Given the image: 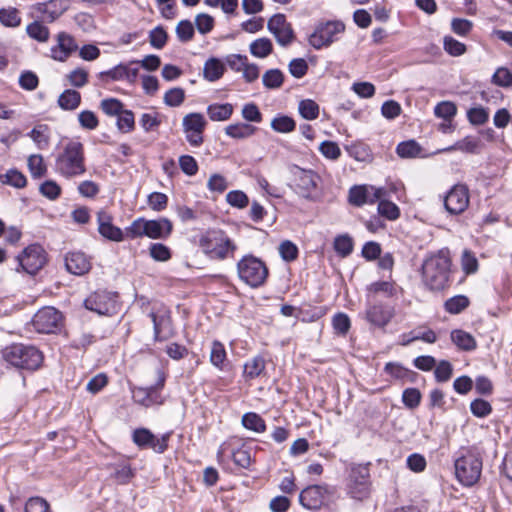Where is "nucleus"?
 <instances>
[{"label":"nucleus","instance_id":"obj_1","mask_svg":"<svg viewBox=\"0 0 512 512\" xmlns=\"http://www.w3.org/2000/svg\"><path fill=\"white\" fill-rule=\"evenodd\" d=\"M451 260L449 251L442 249L426 258L422 265V278L430 290H442L448 283Z\"/></svg>","mask_w":512,"mask_h":512},{"label":"nucleus","instance_id":"obj_2","mask_svg":"<svg viewBox=\"0 0 512 512\" xmlns=\"http://www.w3.org/2000/svg\"><path fill=\"white\" fill-rule=\"evenodd\" d=\"M55 171L66 179L82 176L86 172L83 144L70 141L55 160Z\"/></svg>","mask_w":512,"mask_h":512},{"label":"nucleus","instance_id":"obj_3","mask_svg":"<svg viewBox=\"0 0 512 512\" xmlns=\"http://www.w3.org/2000/svg\"><path fill=\"white\" fill-rule=\"evenodd\" d=\"M200 248L212 260L234 258L236 243L222 230H210L200 238Z\"/></svg>","mask_w":512,"mask_h":512},{"label":"nucleus","instance_id":"obj_4","mask_svg":"<svg viewBox=\"0 0 512 512\" xmlns=\"http://www.w3.org/2000/svg\"><path fill=\"white\" fill-rule=\"evenodd\" d=\"M3 359L10 365L26 370H36L43 362V354L33 345L14 343L2 351Z\"/></svg>","mask_w":512,"mask_h":512},{"label":"nucleus","instance_id":"obj_5","mask_svg":"<svg viewBox=\"0 0 512 512\" xmlns=\"http://www.w3.org/2000/svg\"><path fill=\"white\" fill-rule=\"evenodd\" d=\"M172 230V222L167 218L163 217L157 220L138 218L126 228V235L131 239L143 236H147L151 239H166L170 236Z\"/></svg>","mask_w":512,"mask_h":512},{"label":"nucleus","instance_id":"obj_6","mask_svg":"<svg viewBox=\"0 0 512 512\" xmlns=\"http://www.w3.org/2000/svg\"><path fill=\"white\" fill-rule=\"evenodd\" d=\"M237 274L246 285L258 288L266 282L269 271L260 258L253 254H246L237 262Z\"/></svg>","mask_w":512,"mask_h":512},{"label":"nucleus","instance_id":"obj_7","mask_svg":"<svg viewBox=\"0 0 512 512\" xmlns=\"http://www.w3.org/2000/svg\"><path fill=\"white\" fill-rule=\"evenodd\" d=\"M482 472V459L477 453L466 450L455 460V475L464 486H473Z\"/></svg>","mask_w":512,"mask_h":512},{"label":"nucleus","instance_id":"obj_8","mask_svg":"<svg viewBox=\"0 0 512 512\" xmlns=\"http://www.w3.org/2000/svg\"><path fill=\"white\" fill-rule=\"evenodd\" d=\"M345 30V25L341 21H326L319 23L314 32L309 37V44L319 50L331 45L338 40V35Z\"/></svg>","mask_w":512,"mask_h":512},{"label":"nucleus","instance_id":"obj_9","mask_svg":"<svg viewBox=\"0 0 512 512\" xmlns=\"http://www.w3.org/2000/svg\"><path fill=\"white\" fill-rule=\"evenodd\" d=\"M348 493L356 500H364L370 495V473L365 465H353L348 479Z\"/></svg>","mask_w":512,"mask_h":512},{"label":"nucleus","instance_id":"obj_10","mask_svg":"<svg viewBox=\"0 0 512 512\" xmlns=\"http://www.w3.org/2000/svg\"><path fill=\"white\" fill-rule=\"evenodd\" d=\"M294 177V191L305 199H312L317 190L320 177L312 170L294 166L291 170Z\"/></svg>","mask_w":512,"mask_h":512},{"label":"nucleus","instance_id":"obj_11","mask_svg":"<svg viewBox=\"0 0 512 512\" xmlns=\"http://www.w3.org/2000/svg\"><path fill=\"white\" fill-rule=\"evenodd\" d=\"M19 267L27 274H36L46 263V254L42 246L32 244L26 247L23 252L17 256Z\"/></svg>","mask_w":512,"mask_h":512},{"label":"nucleus","instance_id":"obj_12","mask_svg":"<svg viewBox=\"0 0 512 512\" xmlns=\"http://www.w3.org/2000/svg\"><path fill=\"white\" fill-rule=\"evenodd\" d=\"M469 199L468 187L465 184H455L443 197L444 208L451 215H459L467 209Z\"/></svg>","mask_w":512,"mask_h":512},{"label":"nucleus","instance_id":"obj_13","mask_svg":"<svg viewBox=\"0 0 512 512\" xmlns=\"http://www.w3.org/2000/svg\"><path fill=\"white\" fill-rule=\"evenodd\" d=\"M170 433L156 437L149 429L138 428L133 431L132 440L140 449H152L156 453H163L168 448Z\"/></svg>","mask_w":512,"mask_h":512},{"label":"nucleus","instance_id":"obj_14","mask_svg":"<svg viewBox=\"0 0 512 512\" xmlns=\"http://www.w3.org/2000/svg\"><path fill=\"white\" fill-rule=\"evenodd\" d=\"M206 124L204 116L200 113H189L184 116L182 121L183 131L186 134L187 142L191 146L199 147L202 145Z\"/></svg>","mask_w":512,"mask_h":512},{"label":"nucleus","instance_id":"obj_15","mask_svg":"<svg viewBox=\"0 0 512 512\" xmlns=\"http://www.w3.org/2000/svg\"><path fill=\"white\" fill-rule=\"evenodd\" d=\"M62 321V314L54 307H44L33 317L32 323L38 333L49 334L56 332Z\"/></svg>","mask_w":512,"mask_h":512},{"label":"nucleus","instance_id":"obj_16","mask_svg":"<svg viewBox=\"0 0 512 512\" xmlns=\"http://www.w3.org/2000/svg\"><path fill=\"white\" fill-rule=\"evenodd\" d=\"M117 295L108 291H96L89 295L85 301L86 309L99 315H110L116 310Z\"/></svg>","mask_w":512,"mask_h":512},{"label":"nucleus","instance_id":"obj_17","mask_svg":"<svg viewBox=\"0 0 512 512\" xmlns=\"http://www.w3.org/2000/svg\"><path fill=\"white\" fill-rule=\"evenodd\" d=\"M165 378L160 375L158 382L150 387H138L132 390V398L135 403L144 407H151L154 405H162L165 398L161 395V390L164 387Z\"/></svg>","mask_w":512,"mask_h":512},{"label":"nucleus","instance_id":"obj_18","mask_svg":"<svg viewBox=\"0 0 512 512\" xmlns=\"http://www.w3.org/2000/svg\"><path fill=\"white\" fill-rule=\"evenodd\" d=\"M269 32L275 37L277 43L283 47L289 46L295 39L293 28L287 22L284 14L273 15L267 23Z\"/></svg>","mask_w":512,"mask_h":512},{"label":"nucleus","instance_id":"obj_19","mask_svg":"<svg viewBox=\"0 0 512 512\" xmlns=\"http://www.w3.org/2000/svg\"><path fill=\"white\" fill-rule=\"evenodd\" d=\"M385 195L384 189L372 185L353 186L349 191V202L355 206L373 204Z\"/></svg>","mask_w":512,"mask_h":512},{"label":"nucleus","instance_id":"obj_20","mask_svg":"<svg viewBox=\"0 0 512 512\" xmlns=\"http://www.w3.org/2000/svg\"><path fill=\"white\" fill-rule=\"evenodd\" d=\"M328 492L329 489L327 485L308 486L301 491L299 495V502L306 509H319L325 500V494Z\"/></svg>","mask_w":512,"mask_h":512},{"label":"nucleus","instance_id":"obj_21","mask_svg":"<svg viewBox=\"0 0 512 512\" xmlns=\"http://www.w3.org/2000/svg\"><path fill=\"white\" fill-rule=\"evenodd\" d=\"M394 316V309L382 303H374L367 306L365 319L373 326L383 328Z\"/></svg>","mask_w":512,"mask_h":512},{"label":"nucleus","instance_id":"obj_22","mask_svg":"<svg viewBox=\"0 0 512 512\" xmlns=\"http://www.w3.org/2000/svg\"><path fill=\"white\" fill-rule=\"evenodd\" d=\"M77 49L75 39L66 32H60L57 35V45L50 49V53L54 60L64 62Z\"/></svg>","mask_w":512,"mask_h":512},{"label":"nucleus","instance_id":"obj_23","mask_svg":"<svg viewBox=\"0 0 512 512\" xmlns=\"http://www.w3.org/2000/svg\"><path fill=\"white\" fill-rule=\"evenodd\" d=\"M69 6L70 0H49L38 3L36 10L43 15V20L54 22L69 9Z\"/></svg>","mask_w":512,"mask_h":512},{"label":"nucleus","instance_id":"obj_24","mask_svg":"<svg viewBox=\"0 0 512 512\" xmlns=\"http://www.w3.org/2000/svg\"><path fill=\"white\" fill-rule=\"evenodd\" d=\"M65 267L69 273L81 276L89 272L91 262L83 252H69L65 257Z\"/></svg>","mask_w":512,"mask_h":512},{"label":"nucleus","instance_id":"obj_25","mask_svg":"<svg viewBox=\"0 0 512 512\" xmlns=\"http://www.w3.org/2000/svg\"><path fill=\"white\" fill-rule=\"evenodd\" d=\"M224 71V63L218 58L211 57L204 64L203 77L207 81L214 82L223 76Z\"/></svg>","mask_w":512,"mask_h":512},{"label":"nucleus","instance_id":"obj_26","mask_svg":"<svg viewBox=\"0 0 512 512\" xmlns=\"http://www.w3.org/2000/svg\"><path fill=\"white\" fill-rule=\"evenodd\" d=\"M110 467L113 470L111 474L112 479L120 485L129 483L135 475L131 465L126 461L112 464Z\"/></svg>","mask_w":512,"mask_h":512},{"label":"nucleus","instance_id":"obj_27","mask_svg":"<svg viewBox=\"0 0 512 512\" xmlns=\"http://www.w3.org/2000/svg\"><path fill=\"white\" fill-rule=\"evenodd\" d=\"M265 360L262 356H255L244 364L243 377L246 381L259 377L265 371Z\"/></svg>","mask_w":512,"mask_h":512},{"label":"nucleus","instance_id":"obj_28","mask_svg":"<svg viewBox=\"0 0 512 512\" xmlns=\"http://www.w3.org/2000/svg\"><path fill=\"white\" fill-rule=\"evenodd\" d=\"M452 342L461 350L472 351L476 348L475 338L468 332L456 329L451 332Z\"/></svg>","mask_w":512,"mask_h":512},{"label":"nucleus","instance_id":"obj_29","mask_svg":"<svg viewBox=\"0 0 512 512\" xmlns=\"http://www.w3.org/2000/svg\"><path fill=\"white\" fill-rule=\"evenodd\" d=\"M57 102L61 109L72 111L79 107L81 103V94L76 90L66 89L60 94Z\"/></svg>","mask_w":512,"mask_h":512},{"label":"nucleus","instance_id":"obj_30","mask_svg":"<svg viewBox=\"0 0 512 512\" xmlns=\"http://www.w3.org/2000/svg\"><path fill=\"white\" fill-rule=\"evenodd\" d=\"M257 128L248 123L230 124L225 128L227 136L233 139H246L255 134Z\"/></svg>","mask_w":512,"mask_h":512},{"label":"nucleus","instance_id":"obj_31","mask_svg":"<svg viewBox=\"0 0 512 512\" xmlns=\"http://www.w3.org/2000/svg\"><path fill=\"white\" fill-rule=\"evenodd\" d=\"M210 362L220 371H223L227 364V353L225 347L217 340L213 341L211 345Z\"/></svg>","mask_w":512,"mask_h":512},{"label":"nucleus","instance_id":"obj_32","mask_svg":"<svg viewBox=\"0 0 512 512\" xmlns=\"http://www.w3.org/2000/svg\"><path fill=\"white\" fill-rule=\"evenodd\" d=\"M233 113V106L230 103L211 104L207 107V114L212 121H226Z\"/></svg>","mask_w":512,"mask_h":512},{"label":"nucleus","instance_id":"obj_33","mask_svg":"<svg viewBox=\"0 0 512 512\" xmlns=\"http://www.w3.org/2000/svg\"><path fill=\"white\" fill-rule=\"evenodd\" d=\"M250 53L257 58H266L272 53L273 45L269 38L263 37L254 40L250 46Z\"/></svg>","mask_w":512,"mask_h":512},{"label":"nucleus","instance_id":"obj_34","mask_svg":"<svg viewBox=\"0 0 512 512\" xmlns=\"http://www.w3.org/2000/svg\"><path fill=\"white\" fill-rule=\"evenodd\" d=\"M242 425L248 429L257 433H263L266 430V424L264 419L254 412L245 413L242 416Z\"/></svg>","mask_w":512,"mask_h":512},{"label":"nucleus","instance_id":"obj_35","mask_svg":"<svg viewBox=\"0 0 512 512\" xmlns=\"http://www.w3.org/2000/svg\"><path fill=\"white\" fill-rule=\"evenodd\" d=\"M38 149L44 150L49 146V128L47 125H37L29 133Z\"/></svg>","mask_w":512,"mask_h":512},{"label":"nucleus","instance_id":"obj_36","mask_svg":"<svg viewBox=\"0 0 512 512\" xmlns=\"http://www.w3.org/2000/svg\"><path fill=\"white\" fill-rule=\"evenodd\" d=\"M421 151V146L415 140L401 142L396 147V153L401 158L418 157Z\"/></svg>","mask_w":512,"mask_h":512},{"label":"nucleus","instance_id":"obj_37","mask_svg":"<svg viewBox=\"0 0 512 512\" xmlns=\"http://www.w3.org/2000/svg\"><path fill=\"white\" fill-rule=\"evenodd\" d=\"M26 32L29 37L37 40L38 42H47L49 40L50 32L48 27L39 21H34L27 25Z\"/></svg>","mask_w":512,"mask_h":512},{"label":"nucleus","instance_id":"obj_38","mask_svg":"<svg viewBox=\"0 0 512 512\" xmlns=\"http://www.w3.org/2000/svg\"><path fill=\"white\" fill-rule=\"evenodd\" d=\"M469 303L465 295H456L445 301L444 308L450 314H459L469 306Z\"/></svg>","mask_w":512,"mask_h":512},{"label":"nucleus","instance_id":"obj_39","mask_svg":"<svg viewBox=\"0 0 512 512\" xmlns=\"http://www.w3.org/2000/svg\"><path fill=\"white\" fill-rule=\"evenodd\" d=\"M284 74L279 69H269L262 76L263 85L267 89H278L282 86Z\"/></svg>","mask_w":512,"mask_h":512},{"label":"nucleus","instance_id":"obj_40","mask_svg":"<svg viewBox=\"0 0 512 512\" xmlns=\"http://www.w3.org/2000/svg\"><path fill=\"white\" fill-rule=\"evenodd\" d=\"M333 247L339 256L347 257L353 251V240L347 234L339 235L334 239Z\"/></svg>","mask_w":512,"mask_h":512},{"label":"nucleus","instance_id":"obj_41","mask_svg":"<svg viewBox=\"0 0 512 512\" xmlns=\"http://www.w3.org/2000/svg\"><path fill=\"white\" fill-rule=\"evenodd\" d=\"M296 127V123L293 118L280 115L272 119L271 128L279 133H289L292 132Z\"/></svg>","mask_w":512,"mask_h":512},{"label":"nucleus","instance_id":"obj_42","mask_svg":"<svg viewBox=\"0 0 512 512\" xmlns=\"http://www.w3.org/2000/svg\"><path fill=\"white\" fill-rule=\"evenodd\" d=\"M457 113V107L450 101H442L438 103L434 108V114L438 118H442L445 121L451 122Z\"/></svg>","mask_w":512,"mask_h":512},{"label":"nucleus","instance_id":"obj_43","mask_svg":"<svg viewBox=\"0 0 512 512\" xmlns=\"http://www.w3.org/2000/svg\"><path fill=\"white\" fill-rule=\"evenodd\" d=\"M298 110L306 120H315L319 116V105L311 99L300 101Z\"/></svg>","mask_w":512,"mask_h":512},{"label":"nucleus","instance_id":"obj_44","mask_svg":"<svg viewBox=\"0 0 512 512\" xmlns=\"http://www.w3.org/2000/svg\"><path fill=\"white\" fill-rule=\"evenodd\" d=\"M3 183L11 185L15 188H23L26 185V177L15 169L8 170L4 175L0 176Z\"/></svg>","mask_w":512,"mask_h":512},{"label":"nucleus","instance_id":"obj_45","mask_svg":"<svg viewBox=\"0 0 512 512\" xmlns=\"http://www.w3.org/2000/svg\"><path fill=\"white\" fill-rule=\"evenodd\" d=\"M478 147V140L474 137L467 136L464 139L457 141L454 145L444 148L443 152L460 150L462 152L473 153Z\"/></svg>","mask_w":512,"mask_h":512},{"label":"nucleus","instance_id":"obj_46","mask_svg":"<svg viewBox=\"0 0 512 512\" xmlns=\"http://www.w3.org/2000/svg\"><path fill=\"white\" fill-rule=\"evenodd\" d=\"M176 35L180 42L186 43L194 37V26L190 20H181L176 26Z\"/></svg>","mask_w":512,"mask_h":512},{"label":"nucleus","instance_id":"obj_47","mask_svg":"<svg viewBox=\"0 0 512 512\" xmlns=\"http://www.w3.org/2000/svg\"><path fill=\"white\" fill-rule=\"evenodd\" d=\"M185 100V91L180 87L169 89L163 97L164 103L169 107H178Z\"/></svg>","mask_w":512,"mask_h":512},{"label":"nucleus","instance_id":"obj_48","mask_svg":"<svg viewBox=\"0 0 512 512\" xmlns=\"http://www.w3.org/2000/svg\"><path fill=\"white\" fill-rule=\"evenodd\" d=\"M88 72L83 68H76L70 71L66 78L69 84L75 88H82L88 83Z\"/></svg>","mask_w":512,"mask_h":512},{"label":"nucleus","instance_id":"obj_49","mask_svg":"<svg viewBox=\"0 0 512 512\" xmlns=\"http://www.w3.org/2000/svg\"><path fill=\"white\" fill-rule=\"evenodd\" d=\"M28 167L32 177L34 178H40L44 176L47 170L43 157L39 154L31 155L28 158Z\"/></svg>","mask_w":512,"mask_h":512},{"label":"nucleus","instance_id":"obj_50","mask_svg":"<svg viewBox=\"0 0 512 512\" xmlns=\"http://www.w3.org/2000/svg\"><path fill=\"white\" fill-rule=\"evenodd\" d=\"M0 22L6 27H17L21 23L19 12L16 8L0 9Z\"/></svg>","mask_w":512,"mask_h":512},{"label":"nucleus","instance_id":"obj_51","mask_svg":"<svg viewBox=\"0 0 512 512\" xmlns=\"http://www.w3.org/2000/svg\"><path fill=\"white\" fill-rule=\"evenodd\" d=\"M378 212L388 220H396L400 216V210L396 204L388 200H378Z\"/></svg>","mask_w":512,"mask_h":512},{"label":"nucleus","instance_id":"obj_52","mask_svg":"<svg viewBox=\"0 0 512 512\" xmlns=\"http://www.w3.org/2000/svg\"><path fill=\"white\" fill-rule=\"evenodd\" d=\"M117 127L121 132L128 133L135 127L134 114L130 110H123L117 116Z\"/></svg>","mask_w":512,"mask_h":512},{"label":"nucleus","instance_id":"obj_53","mask_svg":"<svg viewBox=\"0 0 512 512\" xmlns=\"http://www.w3.org/2000/svg\"><path fill=\"white\" fill-rule=\"evenodd\" d=\"M168 35L162 26H157L149 33V41L152 47L162 49L167 42Z\"/></svg>","mask_w":512,"mask_h":512},{"label":"nucleus","instance_id":"obj_54","mask_svg":"<svg viewBox=\"0 0 512 512\" xmlns=\"http://www.w3.org/2000/svg\"><path fill=\"white\" fill-rule=\"evenodd\" d=\"M403 404L409 409H415L421 402V393L417 388H407L402 393Z\"/></svg>","mask_w":512,"mask_h":512},{"label":"nucleus","instance_id":"obj_55","mask_svg":"<svg viewBox=\"0 0 512 512\" xmlns=\"http://www.w3.org/2000/svg\"><path fill=\"white\" fill-rule=\"evenodd\" d=\"M100 107L108 116H118L123 111L122 102L116 98L102 100Z\"/></svg>","mask_w":512,"mask_h":512},{"label":"nucleus","instance_id":"obj_56","mask_svg":"<svg viewBox=\"0 0 512 512\" xmlns=\"http://www.w3.org/2000/svg\"><path fill=\"white\" fill-rule=\"evenodd\" d=\"M150 256L155 261L165 262L171 258L170 249L162 243H153L149 248Z\"/></svg>","mask_w":512,"mask_h":512},{"label":"nucleus","instance_id":"obj_57","mask_svg":"<svg viewBox=\"0 0 512 512\" xmlns=\"http://www.w3.org/2000/svg\"><path fill=\"white\" fill-rule=\"evenodd\" d=\"M444 50L452 56H460L465 53L466 46L451 36L444 37Z\"/></svg>","mask_w":512,"mask_h":512},{"label":"nucleus","instance_id":"obj_58","mask_svg":"<svg viewBox=\"0 0 512 512\" xmlns=\"http://www.w3.org/2000/svg\"><path fill=\"white\" fill-rule=\"evenodd\" d=\"M288 70L293 77L300 79L307 74L308 64L303 58H295L290 61Z\"/></svg>","mask_w":512,"mask_h":512},{"label":"nucleus","instance_id":"obj_59","mask_svg":"<svg viewBox=\"0 0 512 512\" xmlns=\"http://www.w3.org/2000/svg\"><path fill=\"white\" fill-rule=\"evenodd\" d=\"M385 372L396 379L404 380L408 379L413 372L398 363L389 362L385 365Z\"/></svg>","mask_w":512,"mask_h":512},{"label":"nucleus","instance_id":"obj_60","mask_svg":"<svg viewBox=\"0 0 512 512\" xmlns=\"http://www.w3.org/2000/svg\"><path fill=\"white\" fill-rule=\"evenodd\" d=\"M321 154L330 160H337L341 156V150L333 141H323L319 146Z\"/></svg>","mask_w":512,"mask_h":512},{"label":"nucleus","instance_id":"obj_61","mask_svg":"<svg viewBox=\"0 0 512 512\" xmlns=\"http://www.w3.org/2000/svg\"><path fill=\"white\" fill-rule=\"evenodd\" d=\"M472 414L479 418H484L492 412L490 403L483 399H475L470 404Z\"/></svg>","mask_w":512,"mask_h":512},{"label":"nucleus","instance_id":"obj_62","mask_svg":"<svg viewBox=\"0 0 512 512\" xmlns=\"http://www.w3.org/2000/svg\"><path fill=\"white\" fill-rule=\"evenodd\" d=\"M38 76L32 71H24L19 77V85L22 89L33 91L38 87Z\"/></svg>","mask_w":512,"mask_h":512},{"label":"nucleus","instance_id":"obj_63","mask_svg":"<svg viewBox=\"0 0 512 512\" xmlns=\"http://www.w3.org/2000/svg\"><path fill=\"white\" fill-rule=\"evenodd\" d=\"M492 81L501 87L512 86V73L507 68L500 67L493 74Z\"/></svg>","mask_w":512,"mask_h":512},{"label":"nucleus","instance_id":"obj_64","mask_svg":"<svg viewBox=\"0 0 512 512\" xmlns=\"http://www.w3.org/2000/svg\"><path fill=\"white\" fill-rule=\"evenodd\" d=\"M25 512H51V510L46 500L32 497L26 502Z\"/></svg>","mask_w":512,"mask_h":512}]
</instances>
